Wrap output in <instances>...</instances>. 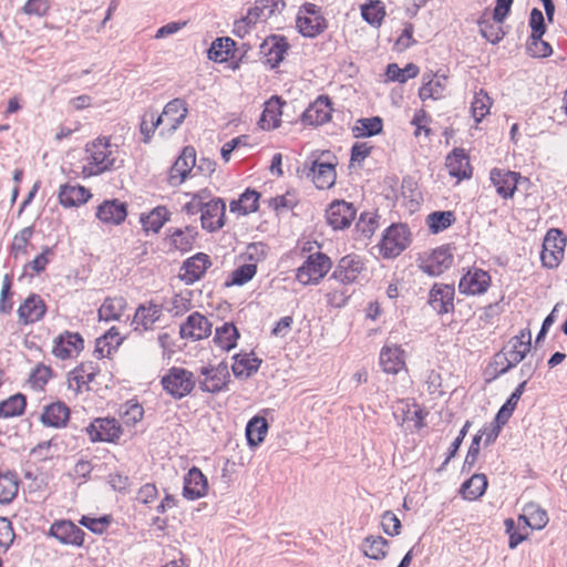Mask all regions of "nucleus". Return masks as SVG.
Listing matches in <instances>:
<instances>
[{"instance_id": "56", "label": "nucleus", "mask_w": 567, "mask_h": 567, "mask_svg": "<svg viewBox=\"0 0 567 567\" xmlns=\"http://www.w3.org/2000/svg\"><path fill=\"white\" fill-rule=\"evenodd\" d=\"M18 493V481L16 475L0 474V503H10Z\"/></svg>"}, {"instance_id": "22", "label": "nucleus", "mask_w": 567, "mask_h": 567, "mask_svg": "<svg viewBox=\"0 0 567 567\" xmlns=\"http://www.w3.org/2000/svg\"><path fill=\"white\" fill-rule=\"evenodd\" d=\"M212 266V261L208 255L198 252L190 258H187L182 267L184 272L181 278L188 285L199 280Z\"/></svg>"}, {"instance_id": "51", "label": "nucleus", "mask_w": 567, "mask_h": 567, "mask_svg": "<svg viewBox=\"0 0 567 567\" xmlns=\"http://www.w3.org/2000/svg\"><path fill=\"white\" fill-rule=\"evenodd\" d=\"M234 45L235 42L230 38L216 39L208 50V58L215 62H224L228 60Z\"/></svg>"}, {"instance_id": "19", "label": "nucleus", "mask_w": 567, "mask_h": 567, "mask_svg": "<svg viewBox=\"0 0 567 567\" xmlns=\"http://www.w3.org/2000/svg\"><path fill=\"white\" fill-rule=\"evenodd\" d=\"M520 178L519 173L493 168L491 171V181L496 188V192L504 199L512 198L517 189V183Z\"/></svg>"}, {"instance_id": "8", "label": "nucleus", "mask_w": 567, "mask_h": 567, "mask_svg": "<svg viewBox=\"0 0 567 567\" xmlns=\"http://www.w3.org/2000/svg\"><path fill=\"white\" fill-rule=\"evenodd\" d=\"M452 264L453 254L450 247L441 246L421 259L420 268L429 276L436 277L447 270Z\"/></svg>"}, {"instance_id": "63", "label": "nucleus", "mask_w": 567, "mask_h": 567, "mask_svg": "<svg viewBox=\"0 0 567 567\" xmlns=\"http://www.w3.org/2000/svg\"><path fill=\"white\" fill-rule=\"evenodd\" d=\"M381 525L383 532L390 536H395L400 534L401 522L398 518V516L391 511H386L383 513Z\"/></svg>"}, {"instance_id": "60", "label": "nucleus", "mask_w": 567, "mask_h": 567, "mask_svg": "<svg viewBox=\"0 0 567 567\" xmlns=\"http://www.w3.org/2000/svg\"><path fill=\"white\" fill-rule=\"evenodd\" d=\"M156 117L157 115L154 112H146L142 117L140 130L145 143L150 142L155 128L161 127V124H156Z\"/></svg>"}, {"instance_id": "36", "label": "nucleus", "mask_w": 567, "mask_h": 567, "mask_svg": "<svg viewBox=\"0 0 567 567\" xmlns=\"http://www.w3.org/2000/svg\"><path fill=\"white\" fill-rule=\"evenodd\" d=\"M126 309L123 297H107L99 308V318L104 321L120 320Z\"/></svg>"}, {"instance_id": "31", "label": "nucleus", "mask_w": 567, "mask_h": 567, "mask_svg": "<svg viewBox=\"0 0 567 567\" xmlns=\"http://www.w3.org/2000/svg\"><path fill=\"white\" fill-rule=\"evenodd\" d=\"M259 198L260 194L257 190L247 188L238 199L230 202L229 209L243 216L255 213L259 207Z\"/></svg>"}, {"instance_id": "16", "label": "nucleus", "mask_w": 567, "mask_h": 567, "mask_svg": "<svg viewBox=\"0 0 567 567\" xmlns=\"http://www.w3.org/2000/svg\"><path fill=\"white\" fill-rule=\"evenodd\" d=\"M447 76L445 74L433 73L432 71L425 72L422 75V85L419 90V97L422 101L429 99L440 100L444 97L446 90Z\"/></svg>"}, {"instance_id": "32", "label": "nucleus", "mask_w": 567, "mask_h": 567, "mask_svg": "<svg viewBox=\"0 0 567 567\" xmlns=\"http://www.w3.org/2000/svg\"><path fill=\"white\" fill-rule=\"evenodd\" d=\"M161 316V306L155 303H148L147 306L141 305L135 311L133 323L136 324V329L141 327L143 330H150Z\"/></svg>"}, {"instance_id": "17", "label": "nucleus", "mask_w": 567, "mask_h": 567, "mask_svg": "<svg viewBox=\"0 0 567 567\" xmlns=\"http://www.w3.org/2000/svg\"><path fill=\"white\" fill-rule=\"evenodd\" d=\"M83 343L79 333L65 332L54 339L52 353L61 360L70 359L81 352Z\"/></svg>"}, {"instance_id": "49", "label": "nucleus", "mask_w": 567, "mask_h": 567, "mask_svg": "<svg viewBox=\"0 0 567 567\" xmlns=\"http://www.w3.org/2000/svg\"><path fill=\"white\" fill-rule=\"evenodd\" d=\"M492 106V100L483 90L475 93L471 103L472 116L476 123H480L487 114Z\"/></svg>"}, {"instance_id": "33", "label": "nucleus", "mask_w": 567, "mask_h": 567, "mask_svg": "<svg viewBox=\"0 0 567 567\" xmlns=\"http://www.w3.org/2000/svg\"><path fill=\"white\" fill-rule=\"evenodd\" d=\"M288 49V44L281 38L271 37L264 41L261 44V51L267 58V63L275 68L278 65L285 56Z\"/></svg>"}, {"instance_id": "54", "label": "nucleus", "mask_w": 567, "mask_h": 567, "mask_svg": "<svg viewBox=\"0 0 567 567\" xmlns=\"http://www.w3.org/2000/svg\"><path fill=\"white\" fill-rule=\"evenodd\" d=\"M527 381L524 380L520 382L517 388L514 390V392L509 395L507 401L503 404V406L497 412L496 416L498 420L505 421L507 423L508 419L511 417L513 411L515 410L522 394L525 391Z\"/></svg>"}, {"instance_id": "27", "label": "nucleus", "mask_w": 567, "mask_h": 567, "mask_svg": "<svg viewBox=\"0 0 567 567\" xmlns=\"http://www.w3.org/2000/svg\"><path fill=\"white\" fill-rule=\"evenodd\" d=\"M446 167L451 176L458 179L471 176L470 159L463 148H454L446 157Z\"/></svg>"}, {"instance_id": "42", "label": "nucleus", "mask_w": 567, "mask_h": 567, "mask_svg": "<svg viewBox=\"0 0 567 567\" xmlns=\"http://www.w3.org/2000/svg\"><path fill=\"white\" fill-rule=\"evenodd\" d=\"M487 487V478L484 474H474L470 480L464 482L461 487V493L465 499H477L481 497Z\"/></svg>"}, {"instance_id": "35", "label": "nucleus", "mask_w": 567, "mask_h": 567, "mask_svg": "<svg viewBox=\"0 0 567 567\" xmlns=\"http://www.w3.org/2000/svg\"><path fill=\"white\" fill-rule=\"evenodd\" d=\"M518 520L533 529H543L548 523V516L537 504L529 503L525 505Z\"/></svg>"}, {"instance_id": "57", "label": "nucleus", "mask_w": 567, "mask_h": 567, "mask_svg": "<svg viewBox=\"0 0 567 567\" xmlns=\"http://www.w3.org/2000/svg\"><path fill=\"white\" fill-rule=\"evenodd\" d=\"M318 166L319 153L317 151H312L303 162L302 166L298 167L297 174L299 178L307 179L316 184Z\"/></svg>"}, {"instance_id": "45", "label": "nucleus", "mask_w": 567, "mask_h": 567, "mask_svg": "<svg viewBox=\"0 0 567 567\" xmlns=\"http://www.w3.org/2000/svg\"><path fill=\"white\" fill-rule=\"evenodd\" d=\"M361 16L369 24L379 27L385 16L384 6L380 0H370L361 6Z\"/></svg>"}, {"instance_id": "61", "label": "nucleus", "mask_w": 567, "mask_h": 567, "mask_svg": "<svg viewBox=\"0 0 567 567\" xmlns=\"http://www.w3.org/2000/svg\"><path fill=\"white\" fill-rule=\"evenodd\" d=\"M210 197V193L208 190H200L197 194H194L190 202H188L184 206V210L189 215H196L198 213H203L206 200Z\"/></svg>"}, {"instance_id": "2", "label": "nucleus", "mask_w": 567, "mask_h": 567, "mask_svg": "<svg viewBox=\"0 0 567 567\" xmlns=\"http://www.w3.org/2000/svg\"><path fill=\"white\" fill-rule=\"evenodd\" d=\"M530 331L522 330L518 336L512 338L503 352L495 355V362L506 360V365L498 370L499 374L506 373L522 362L530 351Z\"/></svg>"}, {"instance_id": "28", "label": "nucleus", "mask_w": 567, "mask_h": 567, "mask_svg": "<svg viewBox=\"0 0 567 567\" xmlns=\"http://www.w3.org/2000/svg\"><path fill=\"white\" fill-rule=\"evenodd\" d=\"M403 350L398 346H385L380 352V365L383 371L396 374L404 368Z\"/></svg>"}, {"instance_id": "14", "label": "nucleus", "mask_w": 567, "mask_h": 567, "mask_svg": "<svg viewBox=\"0 0 567 567\" xmlns=\"http://www.w3.org/2000/svg\"><path fill=\"white\" fill-rule=\"evenodd\" d=\"M491 285L488 272L473 268L463 275L458 282V291L464 295H482Z\"/></svg>"}, {"instance_id": "3", "label": "nucleus", "mask_w": 567, "mask_h": 567, "mask_svg": "<svg viewBox=\"0 0 567 567\" xmlns=\"http://www.w3.org/2000/svg\"><path fill=\"white\" fill-rule=\"evenodd\" d=\"M411 234L404 224H393L382 236L380 250L384 258L399 256L410 244Z\"/></svg>"}, {"instance_id": "5", "label": "nucleus", "mask_w": 567, "mask_h": 567, "mask_svg": "<svg viewBox=\"0 0 567 567\" xmlns=\"http://www.w3.org/2000/svg\"><path fill=\"white\" fill-rule=\"evenodd\" d=\"M188 113L187 104L182 99H174L165 106L161 115L156 117V124H161V135L173 134L185 121Z\"/></svg>"}, {"instance_id": "62", "label": "nucleus", "mask_w": 567, "mask_h": 567, "mask_svg": "<svg viewBox=\"0 0 567 567\" xmlns=\"http://www.w3.org/2000/svg\"><path fill=\"white\" fill-rule=\"evenodd\" d=\"M529 27L532 29V39L543 37L546 31L543 12L537 8H534L530 11Z\"/></svg>"}, {"instance_id": "9", "label": "nucleus", "mask_w": 567, "mask_h": 567, "mask_svg": "<svg viewBox=\"0 0 567 567\" xmlns=\"http://www.w3.org/2000/svg\"><path fill=\"white\" fill-rule=\"evenodd\" d=\"M212 322L204 315L195 311L181 324L179 336L182 339L197 341L208 338L212 333Z\"/></svg>"}, {"instance_id": "25", "label": "nucleus", "mask_w": 567, "mask_h": 567, "mask_svg": "<svg viewBox=\"0 0 567 567\" xmlns=\"http://www.w3.org/2000/svg\"><path fill=\"white\" fill-rule=\"evenodd\" d=\"M127 216L126 204L118 199L104 200L96 210V217L107 225H120Z\"/></svg>"}, {"instance_id": "6", "label": "nucleus", "mask_w": 567, "mask_h": 567, "mask_svg": "<svg viewBox=\"0 0 567 567\" xmlns=\"http://www.w3.org/2000/svg\"><path fill=\"white\" fill-rule=\"evenodd\" d=\"M566 238L559 229L551 228L544 238L540 259L544 267L554 269L564 258Z\"/></svg>"}, {"instance_id": "18", "label": "nucleus", "mask_w": 567, "mask_h": 567, "mask_svg": "<svg viewBox=\"0 0 567 567\" xmlns=\"http://www.w3.org/2000/svg\"><path fill=\"white\" fill-rule=\"evenodd\" d=\"M298 31L308 38H315L319 33V11L313 3H305L296 18Z\"/></svg>"}, {"instance_id": "43", "label": "nucleus", "mask_w": 567, "mask_h": 567, "mask_svg": "<svg viewBox=\"0 0 567 567\" xmlns=\"http://www.w3.org/2000/svg\"><path fill=\"white\" fill-rule=\"evenodd\" d=\"M168 219V210L164 206H158L147 215L141 216V223L145 231L157 233Z\"/></svg>"}, {"instance_id": "44", "label": "nucleus", "mask_w": 567, "mask_h": 567, "mask_svg": "<svg viewBox=\"0 0 567 567\" xmlns=\"http://www.w3.org/2000/svg\"><path fill=\"white\" fill-rule=\"evenodd\" d=\"M388 542L381 536H369L362 544L363 554L372 559L380 560L386 556Z\"/></svg>"}, {"instance_id": "26", "label": "nucleus", "mask_w": 567, "mask_h": 567, "mask_svg": "<svg viewBox=\"0 0 567 567\" xmlns=\"http://www.w3.org/2000/svg\"><path fill=\"white\" fill-rule=\"evenodd\" d=\"M361 270L362 264L358 256L347 255L340 259L338 267L332 274V278L342 284H350L357 279Z\"/></svg>"}, {"instance_id": "37", "label": "nucleus", "mask_w": 567, "mask_h": 567, "mask_svg": "<svg viewBox=\"0 0 567 567\" xmlns=\"http://www.w3.org/2000/svg\"><path fill=\"white\" fill-rule=\"evenodd\" d=\"M281 122V110L278 97H271L265 104V109L259 118V126L262 130H274L279 126Z\"/></svg>"}, {"instance_id": "38", "label": "nucleus", "mask_w": 567, "mask_h": 567, "mask_svg": "<svg viewBox=\"0 0 567 567\" xmlns=\"http://www.w3.org/2000/svg\"><path fill=\"white\" fill-rule=\"evenodd\" d=\"M297 279L302 285L317 284L319 280V251L309 255L297 270Z\"/></svg>"}, {"instance_id": "53", "label": "nucleus", "mask_w": 567, "mask_h": 567, "mask_svg": "<svg viewBox=\"0 0 567 567\" xmlns=\"http://www.w3.org/2000/svg\"><path fill=\"white\" fill-rule=\"evenodd\" d=\"M379 227V215L375 212H363L355 224L357 230L364 237L371 238Z\"/></svg>"}, {"instance_id": "55", "label": "nucleus", "mask_w": 567, "mask_h": 567, "mask_svg": "<svg viewBox=\"0 0 567 567\" xmlns=\"http://www.w3.org/2000/svg\"><path fill=\"white\" fill-rule=\"evenodd\" d=\"M32 235L33 228L24 227L13 237L11 245V254L16 259L27 255V248L29 246Z\"/></svg>"}, {"instance_id": "34", "label": "nucleus", "mask_w": 567, "mask_h": 567, "mask_svg": "<svg viewBox=\"0 0 567 567\" xmlns=\"http://www.w3.org/2000/svg\"><path fill=\"white\" fill-rule=\"evenodd\" d=\"M261 360L254 357L252 353H239L234 357L231 370L235 377L246 379L257 372Z\"/></svg>"}, {"instance_id": "13", "label": "nucleus", "mask_w": 567, "mask_h": 567, "mask_svg": "<svg viewBox=\"0 0 567 567\" xmlns=\"http://www.w3.org/2000/svg\"><path fill=\"white\" fill-rule=\"evenodd\" d=\"M454 286L434 284L429 293V305L439 315H445L454 310Z\"/></svg>"}, {"instance_id": "12", "label": "nucleus", "mask_w": 567, "mask_h": 567, "mask_svg": "<svg viewBox=\"0 0 567 567\" xmlns=\"http://www.w3.org/2000/svg\"><path fill=\"white\" fill-rule=\"evenodd\" d=\"M87 434L93 442H115L121 437L122 429L114 417L96 419L87 427Z\"/></svg>"}, {"instance_id": "11", "label": "nucleus", "mask_w": 567, "mask_h": 567, "mask_svg": "<svg viewBox=\"0 0 567 567\" xmlns=\"http://www.w3.org/2000/svg\"><path fill=\"white\" fill-rule=\"evenodd\" d=\"M226 204L221 198H208L200 216L202 227L216 231L225 225Z\"/></svg>"}, {"instance_id": "59", "label": "nucleus", "mask_w": 567, "mask_h": 567, "mask_svg": "<svg viewBox=\"0 0 567 567\" xmlns=\"http://www.w3.org/2000/svg\"><path fill=\"white\" fill-rule=\"evenodd\" d=\"M527 51L532 56L546 58L553 53L550 44L538 37L537 39L529 38L527 42Z\"/></svg>"}, {"instance_id": "15", "label": "nucleus", "mask_w": 567, "mask_h": 567, "mask_svg": "<svg viewBox=\"0 0 567 567\" xmlns=\"http://www.w3.org/2000/svg\"><path fill=\"white\" fill-rule=\"evenodd\" d=\"M49 535L65 545L82 546L84 542V532L71 520L54 522Z\"/></svg>"}, {"instance_id": "23", "label": "nucleus", "mask_w": 567, "mask_h": 567, "mask_svg": "<svg viewBox=\"0 0 567 567\" xmlns=\"http://www.w3.org/2000/svg\"><path fill=\"white\" fill-rule=\"evenodd\" d=\"M208 483L198 467H192L184 477L183 496L189 501L198 499L206 495Z\"/></svg>"}, {"instance_id": "48", "label": "nucleus", "mask_w": 567, "mask_h": 567, "mask_svg": "<svg viewBox=\"0 0 567 567\" xmlns=\"http://www.w3.org/2000/svg\"><path fill=\"white\" fill-rule=\"evenodd\" d=\"M257 272L256 264H244L234 269L226 280L225 285L229 286H244L250 281Z\"/></svg>"}, {"instance_id": "47", "label": "nucleus", "mask_w": 567, "mask_h": 567, "mask_svg": "<svg viewBox=\"0 0 567 567\" xmlns=\"http://www.w3.org/2000/svg\"><path fill=\"white\" fill-rule=\"evenodd\" d=\"M419 72V66L414 63H408L403 69L396 63H390L386 66L385 74L390 81L405 83L408 80L415 78Z\"/></svg>"}, {"instance_id": "40", "label": "nucleus", "mask_w": 567, "mask_h": 567, "mask_svg": "<svg viewBox=\"0 0 567 567\" xmlns=\"http://www.w3.org/2000/svg\"><path fill=\"white\" fill-rule=\"evenodd\" d=\"M239 332L234 323L226 322L221 327L216 328L214 341L223 350L229 351L235 348Z\"/></svg>"}, {"instance_id": "52", "label": "nucleus", "mask_w": 567, "mask_h": 567, "mask_svg": "<svg viewBox=\"0 0 567 567\" xmlns=\"http://www.w3.org/2000/svg\"><path fill=\"white\" fill-rule=\"evenodd\" d=\"M120 416L127 425H135L144 415L143 406L133 400H130L120 406Z\"/></svg>"}, {"instance_id": "50", "label": "nucleus", "mask_w": 567, "mask_h": 567, "mask_svg": "<svg viewBox=\"0 0 567 567\" xmlns=\"http://www.w3.org/2000/svg\"><path fill=\"white\" fill-rule=\"evenodd\" d=\"M25 398L22 394H14L0 403V416L13 417L21 415L25 409Z\"/></svg>"}, {"instance_id": "10", "label": "nucleus", "mask_w": 567, "mask_h": 567, "mask_svg": "<svg viewBox=\"0 0 567 567\" xmlns=\"http://www.w3.org/2000/svg\"><path fill=\"white\" fill-rule=\"evenodd\" d=\"M352 204L346 200L332 202L326 210V219L334 230L348 228L355 217Z\"/></svg>"}, {"instance_id": "30", "label": "nucleus", "mask_w": 567, "mask_h": 567, "mask_svg": "<svg viewBox=\"0 0 567 567\" xmlns=\"http://www.w3.org/2000/svg\"><path fill=\"white\" fill-rule=\"evenodd\" d=\"M90 192L80 185H63L60 187L59 200L64 207H74L87 202Z\"/></svg>"}, {"instance_id": "1", "label": "nucleus", "mask_w": 567, "mask_h": 567, "mask_svg": "<svg viewBox=\"0 0 567 567\" xmlns=\"http://www.w3.org/2000/svg\"><path fill=\"white\" fill-rule=\"evenodd\" d=\"M118 150L105 137H99L85 146L84 177L97 176L117 167Z\"/></svg>"}, {"instance_id": "41", "label": "nucleus", "mask_w": 567, "mask_h": 567, "mask_svg": "<svg viewBox=\"0 0 567 567\" xmlns=\"http://www.w3.org/2000/svg\"><path fill=\"white\" fill-rule=\"evenodd\" d=\"M268 432L267 420L262 416H254L246 426V437L250 446H258Z\"/></svg>"}, {"instance_id": "21", "label": "nucleus", "mask_w": 567, "mask_h": 567, "mask_svg": "<svg viewBox=\"0 0 567 567\" xmlns=\"http://www.w3.org/2000/svg\"><path fill=\"white\" fill-rule=\"evenodd\" d=\"M100 369L93 361L82 362L74 370L70 372L68 382L71 389L80 392L83 386L89 389V385L96 381Z\"/></svg>"}, {"instance_id": "46", "label": "nucleus", "mask_w": 567, "mask_h": 567, "mask_svg": "<svg viewBox=\"0 0 567 567\" xmlns=\"http://www.w3.org/2000/svg\"><path fill=\"white\" fill-rule=\"evenodd\" d=\"M454 221L455 216L451 210L433 212L426 217V225L433 234H439L447 229Z\"/></svg>"}, {"instance_id": "24", "label": "nucleus", "mask_w": 567, "mask_h": 567, "mask_svg": "<svg viewBox=\"0 0 567 567\" xmlns=\"http://www.w3.org/2000/svg\"><path fill=\"white\" fill-rule=\"evenodd\" d=\"M47 306L39 295H30L18 309L19 321L29 324L43 318Z\"/></svg>"}, {"instance_id": "20", "label": "nucleus", "mask_w": 567, "mask_h": 567, "mask_svg": "<svg viewBox=\"0 0 567 567\" xmlns=\"http://www.w3.org/2000/svg\"><path fill=\"white\" fill-rule=\"evenodd\" d=\"M196 164V152L187 146L173 164L169 172V183L172 185L182 184Z\"/></svg>"}, {"instance_id": "58", "label": "nucleus", "mask_w": 567, "mask_h": 567, "mask_svg": "<svg viewBox=\"0 0 567 567\" xmlns=\"http://www.w3.org/2000/svg\"><path fill=\"white\" fill-rule=\"evenodd\" d=\"M505 424V421L498 420L497 416H495L492 422L484 425L480 432L483 434L485 446H488L496 441L501 433L502 426Z\"/></svg>"}, {"instance_id": "7", "label": "nucleus", "mask_w": 567, "mask_h": 567, "mask_svg": "<svg viewBox=\"0 0 567 567\" xmlns=\"http://www.w3.org/2000/svg\"><path fill=\"white\" fill-rule=\"evenodd\" d=\"M199 380L200 390L209 393H217L226 389L230 375L227 364L220 363L216 367H203Z\"/></svg>"}, {"instance_id": "64", "label": "nucleus", "mask_w": 567, "mask_h": 567, "mask_svg": "<svg viewBox=\"0 0 567 567\" xmlns=\"http://www.w3.org/2000/svg\"><path fill=\"white\" fill-rule=\"evenodd\" d=\"M480 31L483 38L492 43H497L502 40L503 34H501V28L494 25L487 20L478 21Z\"/></svg>"}, {"instance_id": "29", "label": "nucleus", "mask_w": 567, "mask_h": 567, "mask_svg": "<svg viewBox=\"0 0 567 567\" xmlns=\"http://www.w3.org/2000/svg\"><path fill=\"white\" fill-rule=\"evenodd\" d=\"M70 417V410L63 402H55L47 405L41 421L47 426L62 427L65 426Z\"/></svg>"}, {"instance_id": "39", "label": "nucleus", "mask_w": 567, "mask_h": 567, "mask_svg": "<svg viewBox=\"0 0 567 567\" xmlns=\"http://www.w3.org/2000/svg\"><path fill=\"white\" fill-rule=\"evenodd\" d=\"M383 130V121L380 116L359 118L353 127V135L357 138L378 135Z\"/></svg>"}, {"instance_id": "4", "label": "nucleus", "mask_w": 567, "mask_h": 567, "mask_svg": "<svg viewBox=\"0 0 567 567\" xmlns=\"http://www.w3.org/2000/svg\"><path fill=\"white\" fill-rule=\"evenodd\" d=\"M164 390L175 399H182L189 394L195 388L194 374L184 369L173 367L162 378Z\"/></svg>"}]
</instances>
